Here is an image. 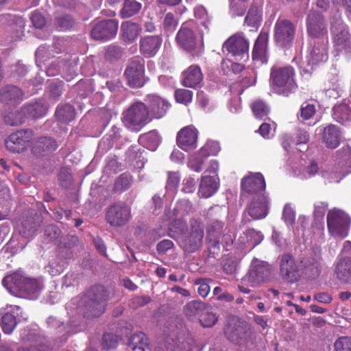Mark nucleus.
<instances>
[{
	"label": "nucleus",
	"instance_id": "nucleus-47",
	"mask_svg": "<svg viewBox=\"0 0 351 351\" xmlns=\"http://www.w3.org/2000/svg\"><path fill=\"white\" fill-rule=\"evenodd\" d=\"M132 183V178L127 173H122L115 180L114 189L118 192H122L128 189Z\"/></svg>",
	"mask_w": 351,
	"mask_h": 351
},
{
	"label": "nucleus",
	"instance_id": "nucleus-27",
	"mask_svg": "<svg viewBox=\"0 0 351 351\" xmlns=\"http://www.w3.org/2000/svg\"><path fill=\"white\" fill-rule=\"evenodd\" d=\"M147 102L149 105L150 111L154 118L162 117L169 109L170 104L164 98L157 95H149L147 96Z\"/></svg>",
	"mask_w": 351,
	"mask_h": 351
},
{
	"label": "nucleus",
	"instance_id": "nucleus-3",
	"mask_svg": "<svg viewBox=\"0 0 351 351\" xmlns=\"http://www.w3.org/2000/svg\"><path fill=\"white\" fill-rule=\"evenodd\" d=\"M270 86L278 94L288 96L294 92L298 85L295 80V71L291 66H273L270 71Z\"/></svg>",
	"mask_w": 351,
	"mask_h": 351
},
{
	"label": "nucleus",
	"instance_id": "nucleus-52",
	"mask_svg": "<svg viewBox=\"0 0 351 351\" xmlns=\"http://www.w3.org/2000/svg\"><path fill=\"white\" fill-rule=\"evenodd\" d=\"M174 95L178 102L187 104L192 101L193 92L186 89H178L175 91Z\"/></svg>",
	"mask_w": 351,
	"mask_h": 351
},
{
	"label": "nucleus",
	"instance_id": "nucleus-13",
	"mask_svg": "<svg viewBox=\"0 0 351 351\" xmlns=\"http://www.w3.org/2000/svg\"><path fill=\"white\" fill-rule=\"evenodd\" d=\"M145 71V60L143 58L136 56L133 58L129 62L125 71V75L128 84L131 87L138 88L143 85Z\"/></svg>",
	"mask_w": 351,
	"mask_h": 351
},
{
	"label": "nucleus",
	"instance_id": "nucleus-33",
	"mask_svg": "<svg viewBox=\"0 0 351 351\" xmlns=\"http://www.w3.org/2000/svg\"><path fill=\"white\" fill-rule=\"evenodd\" d=\"M22 108L27 118L37 119L46 114L48 106L43 100H39L34 104H25Z\"/></svg>",
	"mask_w": 351,
	"mask_h": 351
},
{
	"label": "nucleus",
	"instance_id": "nucleus-58",
	"mask_svg": "<svg viewBox=\"0 0 351 351\" xmlns=\"http://www.w3.org/2000/svg\"><path fill=\"white\" fill-rule=\"evenodd\" d=\"M315 112V106L312 104L304 103L300 108V118L303 120L311 119Z\"/></svg>",
	"mask_w": 351,
	"mask_h": 351
},
{
	"label": "nucleus",
	"instance_id": "nucleus-8",
	"mask_svg": "<svg viewBox=\"0 0 351 351\" xmlns=\"http://www.w3.org/2000/svg\"><path fill=\"white\" fill-rule=\"evenodd\" d=\"M335 274L343 283L351 281V242L349 241L344 242L341 253L337 258Z\"/></svg>",
	"mask_w": 351,
	"mask_h": 351
},
{
	"label": "nucleus",
	"instance_id": "nucleus-60",
	"mask_svg": "<svg viewBox=\"0 0 351 351\" xmlns=\"http://www.w3.org/2000/svg\"><path fill=\"white\" fill-rule=\"evenodd\" d=\"M151 300L147 295L136 296L131 300L130 305L133 308H138L147 304Z\"/></svg>",
	"mask_w": 351,
	"mask_h": 351
},
{
	"label": "nucleus",
	"instance_id": "nucleus-38",
	"mask_svg": "<svg viewBox=\"0 0 351 351\" xmlns=\"http://www.w3.org/2000/svg\"><path fill=\"white\" fill-rule=\"evenodd\" d=\"M205 304L197 300H193L188 302L184 307V313L186 317L191 321L199 319L201 314L205 310Z\"/></svg>",
	"mask_w": 351,
	"mask_h": 351
},
{
	"label": "nucleus",
	"instance_id": "nucleus-46",
	"mask_svg": "<svg viewBox=\"0 0 351 351\" xmlns=\"http://www.w3.org/2000/svg\"><path fill=\"white\" fill-rule=\"evenodd\" d=\"M64 265L65 261L59 256H56L49 261L45 269L51 276H56L63 271Z\"/></svg>",
	"mask_w": 351,
	"mask_h": 351
},
{
	"label": "nucleus",
	"instance_id": "nucleus-2",
	"mask_svg": "<svg viewBox=\"0 0 351 351\" xmlns=\"http://www.w3.org/2000/svg\"><path fill=\"white\" fill-rule=\"evenodd\" d=\"M110 298L108 291L99 285L90 287L80 302V308L87 316L97 317L104 313Z\"/></svg>",
	"mask_w": 351,
	"mask_h": 351
},
{
	"label": "nucleus",
	"instance_id": "nucleus-42",
	"mask_svg": "<svg viewBox=\"0 0 351 351\" xmlns=\"http://www.w3.org/2000/svg\"><path fill=\"white\" fill-rule=\"evenodd\" d=\"M121 30L124 38L132 42L138 36L141 27L137 23L128 21L121 25Z\"/></svg>",
	"mask_w": 351,
	"mask_h": 351
},
{
	"label": "nucleus",
	"instance_id": "nucleus-11",
	"mask_svg": "<svg viewBox=\"0 0 351 351\" xmlns=\"http://www.w3.org/2000/svg\"><path fill=\"white\" fill-rule=\"evenodd\" d=\"M249 40L243 33L238 32L230 36L223 45L225 49L239 60H247L249 57Z\"/></svg>",
	"mask_w": 351,
	"mask_h": 351
},
{
	"label": "nucleus",
	"instance_id": "nucleus-20",
	"mask_svg": "<svg viewBox=\"0 0 351 351\" xmlns=\"http://www.w3.org/2000/svg\"><path fill=\"white\" fill-rule=\"evenodd\" d=\"M280 271L282 276L289 282H294L300 277V266L290 254H284L280 259Z\"/></svg>",
	"mask_w": 351,
	"mask_h": 351
},
{
	"label": "nucleus",
	"instance_id": "nucleus-57",
	"mask_svg": "<svg viewBox=\"0 0 351 351\" xmlns=\"http://www.w3.org/2000/svg\"><path fill=\"white\" fill-rule=\"evenodd\" d=\"M123 50L122 49L114 45H112L108 47L106 51V58L110 60H116L122 56Z\"/></svg>",
	"mask_w": 351,
	"mask_h": 351
},
{
	"label": "nucleus",
	"instance_id": "nucleus-48",
	"mask_svg": "<svg viewBox=\"0 0 351 351\" xmlns=\"http://www.w3.org/2000/svg\"><path fill=\"white\" fill-rule=\"evenodd\" d=\"M252 110L256 119H263L267 116L269 109L267 105L262 100L255 101L251 105Z\"/></svg>",
	"mask_w": 351,
	"mask_h": 351
},
{
	"label": "nucleus",
	"instance_id": "nucleus-15",
	"mask_svg": "<svg viewBox=\"0 0 351 351\" xmlns=\"http://www.w3.org/2000/svg\"><path fill=\"white\" fill-rule=\"evenodd\" d=\"M32 136L31 130H18L12 134L5 141V147L8 150L13 153L22 152L27 148Z\"/></svg>",
	"mask_w": 351,
	"mask_h": 351
},
{
	"label": "nucleus",
	"instance_id": "nucleus-39",
	"mask_svg": "<svg viewBox=\"0 0 351 351\" xmlns=\"http://www.w3.org/2000/svg\"><path fill=\"white\" fill-rule=\"evenodd\" d=\"M224 224L221 221H214L208 230V234L210 241H213V246L219 249L220 244V237L222 234L226 232L223 230Z\"/></svg>",
	"mask_w": 351,
	"mask_h": 351
},
{
	"label": "nucleus",
	"instance_id": "nucleus-44",
	"mask_svg": "<svg viewBox=\"0 0 351 351\" xmlns=\"http://www.w3.org/2000/svg\"><path fill=\"white\" fill-rule=\"evenodd\" d=\"M26 118L27 115L23 112L22 108L20 110L8 112L3 115L5 123L11 126L22 124L25 122Z\"/></svg>",
	"mask_w": 351,
	"mask_h": 351
},
{
	"label": "nucleus",
	"instance_id": "nucleus-22",
	"mask_svg": "<svg viewBox=\"0 0 351 351\" xmlns=\"http://www.w3.org/2000/svg\"><path fill=\"white\" fill-rule=\"evenodd\" d=\"M265 181L261 173H256L243 179L241 189L247 193L254 194V196L265 195Z\"/></svg>",
	"mask_w": 351,
	"mask_h": 351
},
{
	"label": "nucleus",
	"instance_id": "nucleus-12",
	"mask_svg": "<svg viewBox=\"0 0 351 351\" xmlns=\"http://www.w3.org/2000/svg\"><path fill=\"white\" fill-rule=\"evenodd\" d=\"M191 232L189 235L183 237L180 245L184 252L192 253L197 250L202 244L204 230L200 223L197 220L191 222Z\"/></svg>",
	"mask_w": 351,
	"mask_h": 351
},
{
	"label": "nucleus",
	"instance_id": "nucleus-5",
	"mask_svg": "<svg viewBox=\"0 0 351 351\" xmlns=\"http://www.w3.org/2000/svg\"><path fill=\"white\" fill-rule=\"evenodd\" d=\"M326 220L327 228L331 236L339 239L348 236L350 218L344 211L337 208L330 210Z\"/></svg>",
	"mask_w": 351,
	"mask_h": 351
},
{
	"label": "nucleus",
	"instance_id": "nucleus-30",
	"mask_svg": "<svg viewBox=\"0 0 351 351\" xmlns=\"http://www.w3.org/2000/svg\"><path fill=\"white\" fill-rule=\"evenodd\" d=\"M23 99V91L16 86H6L0 90V100L8 105L17 104Z\"/></svg>",
	"mask_w": 351,
	"mask_h": 351
},
{
	"label": "nucleus",
	"instance_id": "nucleus-62",
	"mask_svg": "<svg viewBox=\"0 0 351 351\" xmlns=\"http://www.w3.org/2000/svg\"><path fill=\"white\" fill-rule=\"evenodd\" d=\"M195 285L198 286L197 292L200 296L205 298L208 295L210 287L206 280L201 278L197 279L195 282Z\"/></svg>",
	"mask_w": 351,
	"mask_h": 351
},
{
	"label": "nucleus",
	"instance_id": "nucleus-6",
	"mask_svg": "<svg viewBox=\"0 0 351 351\" xmlns=\"http://www.w3.org/2000/svg\"><path fill=\"white\" fill-rule=\"evenodd\" d=\"M123 121L128 128L139 130L148 123L151 119L147 106L142 102H136L123 113Z\"/></svg>",
	"mask_w": 351,
	"mask_h": 351
},
{
	"label": "nucleus",
	"instance_id": "nucleus-24",
	"mask_svg": "<svg viewBox=\"0 0 351 351\" xmlns=\"http://www.w3.org/2000/svg\"><path fill=\"white\" fill-rule=\"evenodd\" d=\"M269 200L266 195L254 196L247 207V213L253 219L265 218L267 215Z\"/></svg>",
	"mask_w": 351,
	"mask_h": 351
},
{
	"label": "nucleus",
	"instance_id": "nucleus-36",
	"mask_svg": "<svg viewBox=\"0 0 351 351\" xmlns=\"http://www.w3.org/2000/svg\"><path fill=\"white\" fill-rule=\"evenodd\" d=\"M323 139L328 148H336L340 141L339 128L335 125L326 127L323 130Z\"/></svg>",
	"mask_w": 351,
	"mask_h": 351
},
{
	"label": "nucleus",
	"instance_id": "nucleus-50",
	"mask_svg": "<svg viewBox=\"0 0 351 351\" xmlns=\"http://www.w3.org/2000/svg\"><path fill=\"white\" fill-rule=\"evenodd\" d=\"M247 5L239 0H230V12L232 16H241L245 14Z\"/></svg>",
	"mask_w": 351,
	"mask_h": 351
},
{
	"label": "nucleus",
	"instance_id": "nucleus-32",
	"mask_svg": "<svg viewBox=\"0 0 351 351\" xmlns=\"http://www.w3.org/2000/svg\"><path fill=\"white\" fill-rule=\"evenodd\" d=\"M219 187L218 178L210 176H204L201 178L198 194L200 197L208 198L214 195Z\"/></svg>",
	"mask_w": 351,
	"mask_h": 351
},
{
	"label": "nucleus",
	"instance_id": "nucleus-45",
	"mask_svg": "<svg viewBox=\"0 0 351 351\" xmlns=\"http://www.w3.org/2000/svg\"><path fill=\"white\" fill-rule=\"evenodd\" d=\"M141 9V3L136 0H125L121 13L123 18H129L138 13Z\"/></svg>",
	"mask_w": 351,
	"mask_h": 351
},
{
	"label": "nucleus",
	"instance_id": "nucleus-56",
	"mask_svg": "<svg viewBox=\"0 0 351 351\" xmlns=\"http://www.w3.org/2000/svg\"><path fill=\"white\" fill-rule=\"evenodd\" d=\"M282 219L288 225H291L295 219V213L290 204H287L283 209Z\"/></svg>",
	"mask_w": 351,
	"mask_h": 351
},
{
	"label": "nucleus",
	"instance_id": "nucleus-16",
	"mask_svg": "<svg viewBox=\"0 0 351 351\" xmlns=\"http://www.w3.org/2000/svg\"><path fill=\"white\" fill-rule=\"evenodd\" d=\"M351 173V152L350 148L343 149V153L341 155L339 161L335 167V170L330 176L324 173L323 176L328 179L330 183H339L340 180L348 173Z\"/></svg>",
	"mask_w": 351,
	"mask_h": 351
},
{
	"label": "nucleus",
	"instance_id": "nucleus-28",
	"mask_svg": "<svg viewBox=\"0 0 351 351\" xmlns=\"http://www.w3.org/2000/svg\"><path fill=\"white\" fill-rule=\"evenodd\" d=\"M202 80L203 74L197 65H191L182 72V84L186 87L196 88Z\"/></svg>",
	"mask_w": 351,
	"mask_h": 351
},
{
	"label": "nucleus",
	"instance_id": "nucleus-49",
	"mask_svg": "<svg viewBox=\"0 0 351 351\" xmlns=\"http://www.w3.org/2000/svg\"><path fill=\"white\" fill-rule=\"evenodd\" d=\"M199 322L204 327H212L217 322V317L208 308L205 306V310L199 317Z\"/></svg>",
	"mask_w": 351,
	"mask_h": 351
},
{
	"label": "nucleus",
	"instance_id": "nucleus-59",
	"mask_svg": "<svg viewBox=\"0 0 351 351\" xmlns=\"http://www.w3.org/2000/svg\"><path fill=\"white\" fill-rule=\"evenodd\" d=\"M118 337L112 333H106L103 336L102 345L104 348H114L117 346Z\"/></svg>",
	"mask_w": 351,
	"mask_h": 351
},
{
	"label": "nucleus",
	"instance_id": "nucleus-55",
	"mask_svg": "<svg viewBox=\"0 0 351 351\" xmlns=\"http://www.w3.org/2000/svg\"><path fill=\"white\" fill-rule=\"evenodd\" d=\"M228 338L234 343H241L245 340V332L242 328H237L235 330L230 332L228 330L226 332Z\"/></svg>",
	"mask_w": 351,
	"mask_h": 351
},
{
	"label": "nucleus",
	"instance_id": "nucleus-17",
	"mask_svg": "<svg viewBox=\"0 0 351 351\" xmlns=\"http://www.w3.org/2000/svg\"><path fill=\"white\" fill-rule=\"evenodd\" d=\"M118 30V21L108 19L99 21L93 25L90 36L94 40H102L113 38Z\"/></svg>",
	"mask_w": 351,
	"mask_h": 351
},
{
	"label": "nucleus",
	"instance_id": "nucleus-64",
	"mask_svg": "<svg viewBox=\"0 0 351 351\" xmlns=\"http://www.w3.org/2000/svg\"><path fill=\"white\" fill-rule=\"evenodd\" d=\"M17 351H49V348L41 342L30 346H20Z\"/></svg>",
	"mask_w": 351,
	"mask_h": 351
},
{
	"label": "nucleus",
	"instance_id": "nucleus-35",
	"mask_svg": "<svg viewBox=\"0 0 351 351\" xmlns=\"http://www.w3.org/2000/svg\"><path fill=\"white\" fill-rule=\"evenodd\" d=\"M332 118L341 124L351 121V106L346 103L336 104L332 108Z\"/></svg>",
	"mask_w": 351,
	"mask_h": 351
},
{
	"label": "nucleus",
	"instance_id": "nucleus-9",
	"mask_svg": "<svg viewBox=\"0 0 351 351\" xmlns=\"http://www.w3.org/2000/svg\"><path fill=\"white\" fill-rule=\"evenodd\" d=\"M296 25L291 21L278 19L274 26V40L276 44L283 48L292 45L295 34Z\"/></svg>",
	"mask_w": 351,
	"mask_h": 351
},
{
	"label": "nucleus",
	"instance_id": "nucleus-23",
	"mask_svg": "<svg viewBox=\"0 0 351 351\" xmlns=\"http://www.w3.org/2000/svg\"><path fill=\"white\" fill-rule=\"evenodd\" d=\"M197 130L189 125L182 128L177 134L178 145L183 150L195 149L197 146Z\"/></svg>",
	"mask_w": 351,
	"mask_h": 351
},
{
	"label": "nucleus",
	"instance_id": "nucleus-1",
	"mask_svg": "<svg viewBox=\"0 0 351 351\" xmlns=\"http://www.w3.org/2000/svg\"><path fill=\"white\" fill-rule=\"evenodd\" d=\"M2 285L9 293L16 297L36 299L43 288L41 281L30 278L20 273H14L5 276Z\"/></svg>",
	"mask_w": 351,
	"mask_h": 351
},
{
	"label": "nucleus",
	"instance_id": "nucleus-63",
	"mask_svg": "<svg viewBox=\"0 0 351 351\" xmlns=\"http://www.w3.org/2000/svg\"><path fill=\"white\" fill-rule=\"evenodd\" d=\"M204 158L200 155H195L189 160L188 165L193 170L199 172L202 169Z\"/></svg>",
	"mask_w": 351,
	"mask_h": 351
},
{
	"label": "nucleus",
	"instance_id": "nucleus-26",
	"mask_svg": "<svg viewBox=\"0 0 351 351\" xmlns=\"http://www.w3.org/2000/svg\"><path fill=\"white\" fill-rule=\"evenodd\" d=\"M268 35L260 34L256 38L252 49V59L261 64L268 62Z\"/></svg>",
	"mask_w": 351,
	"mask_h": 351
},
{
	"label": "nucleus",
	"instance_id": "nucleus-14",
	"mask_svg": "<svg viewBox=\"0 0 351 351\" xmlns=\"http://www.w3.org/2000/svg\"><path fill=\"white\" fill-rule=\"evenodd\" d=\"M328 39H311L308 54L306 57L308 65L316 66L328 60Z\"/></svg>",
	"mask_w": 351,
	"mask_h": 351
},
{
	"label": "nucleus",
	"instance_id": "nucleus-25",
	"mask_svg": "<svg viewBox=\"0 0 351 351\" xmlns=\"http://www.w3.org/2000/svg\"><path fill=\"white\" fill-rule=\"evenodd\" d=\"M312 277L319 276L321 272V256L318 254L304 256L300 261V270Z\"/></svg>",
	"mask_w": 351,
	"mask_h": 351
},
{
	"label": "nucleus",
	"instance_id": "nucleus-51",
	"mask_svg": "<svg viewBox=\"0 0 351 351\" xmlns=\"http://www.w3.org/2000/svg\"><path fill=\"white\" fill-rule=\"evenodd\" d=\"M244 234L247 237V242L252 246H256L259 244L263 239V235L259 231H256L254 229H249L244 232Z\"/></svg>",
	"mask_w": 351,
	"mask_h": 351
},
{
	"label": "nucleus",
	"instance_id": "nucleus-10",
	"mask_svg": "<svg viewBox=\"0 0 351 351\" xmlns=\"http://www.w3.org/2000/svg\"><path fill=\"white\" fill-rule=\"evenodd\" d=\"M131 219V208L124 202H117L110 206L106 213V219L112 227H121Z\"/></svg>",
	"mask_w": 351,
	"mask_h": 351
},
{
	"label": "nucleus",
	"instance_id": "nucleus-41",
	"mask_svg": "<svg viewBox=\"0 0 351 351\" xmlns=\"http://www.w3.org/2000/svg\"><path fill=\"white\" fill-rule=\"evenodd\" d=\"M139 141L148 149L154 151L158 146L160 139L158 132L155 130H152L141 135Z\"/></svg>",
	"mask_w": 351,
	"mask_h": 351
},
{
	"label": "nucleus",
	"instance_id": "nucleus-40",
	"mask_svg": "<svg viewBox=\"0 0 351 351\" xmlns=\"http://www.w3.org/2000/svg\"><path fill=\"white\" fill-rule=\"evenodd\" d=\"M129 346L133 351L149 350L148 339L143 332L134 334L130 339Z\"/></svg>",
	"mask_w": 351,
	"mask_h": 351
},
{
	"label": "nucleus",
	"instance_id": "nucleus-53",
	"mask_svg": "<svg viewBox=\"0 0 351 351\" xmlns=\"http://www.w3.org/2000/svg\"><path fill=\"white\" fill-rule=\"evenodd\" d=\"M335 351H351V337H339L334 344Z\"/></svg>",
	"mask_w": 351,
	"mask_h": 351
},
{
	"label": "nucleus",
	"instance_id": "nucleus-31",
	"mask_svg": "<svg viewBox=\"0 0 351 351\" xmlns=\"http://www.w3.org/2000/svg\"><path fill=\"white\" fill-rule=\"evenodd\" d=\"M2 23L8 24L9 31L14 32L12 38L17 40L21 38L25 28V21L23 18L15 15L6 14L2 16Z\"/></svg>",
	"mask_w": 351,
	"mask_h": 351
},
{
	"label": "nucleus",
	"instance_id": "nucleus-37",
	"mask_svg": "<svg viewBox=\"0 0 351 351\" xmlns=\"http://www.w3.org/2000/svg\"><path fill=\"white\" fill-rule=\"evenodd\" d=\"M261 3L262 0H260L259 3H253L251 5L245 19V23L247 26L258 28L261 25L262 21Z\"/></svg>",
	"mask_w": 351,
	"mask_h": 351
},
{
	"label": "nucleus",
	"instance_id": "nucleus-54",
	"mask_svg": "<svg viewBox=\"0 0 351 351\" xmlns=\"http://www.w3.org/2000/svg\"><path fill=\"white\" fill-rule=\"evenodd\" d=\"M62 82L51 83L49 86L48 95L53 101L58 100L62 93Z\"/></svg>",
	"mask_w": 351,
	"mask_h": 351
},
{
	"label": "nucleus",
	"instance_id": "nucleus-18",
	"mask_svg": "<svg viewBox=\"0 0 351 351\" xmlns=\"http://www.w3.org/2000/svg\"><path fill=\"white\" fill-rule=\"evenodd\" d=\"M5 312L2 313L1 326L5 334H11L17 325V319L21 316L26 320V317H23L21 307L17 305H6Z\"/></svg>",
	"mask_w": 351,
	"mask_h": 351
},
{
	"label": "nucleus",
	"instance_id": "nucleus-43",
	"mask_svg": "<svg viewBox=\"0 0 351 351\" xmlns=\"http://www.w3.org/2000/svg\"><path fill=\"white\" fill-rule=\"evenodd\" d=\"M56 117L61 123L70 122L75 117L74 108L69 104L58 106L56 111Z\"/></svg>",
	"mask_w": 351,
	"mask_h": 351
},
{
	"label": "nucleus",
	"instance_id": "nucleus-19",
	"mask_svg": "<svg viewBox=\"0 0 351 351\" xmlns=\"http://www.w3.org/2000/svg\"><path fill=\"white\" fill-rule=\"evenodd\" d=\"M306 26L308 33L312 37L311 39H328L324 19L319 13L311 11L307 16Z\"/></svg>",
	"mask_w": 351,
	"mask_h": 351
},
{
	"label": "nucleus",
	"instance_id": "nucleus-21",
	"mask_svg": "<svg viewBox=\"0 0 351 351\" xmlns=\"http://www.w3.org/2000/svg\"><path fill=\"white\" fill-rule=\"evenodd\" d=\"M195 28V24L194 22L184 23L177 34V42L185 50L191 51L196 46V36L194 33Z\"/></svg>",
	"mask_w": 351,
	"mask_h": 351
},
{
	"label": "nucleus",
	"instance_id": "nucleus-34",
	"mask_svg": "<svg viewBox=\"0 0 351 351\" xmlns=\"http://www.w3.org/2000/svg\"><path fill=\"white\" fill-rule=\"evenodd\" d=\"M58 145L53 138L43 136L37 140L32 150L35 154L44 155L55 151Z\"/></svg>",
	"mask_w": 351,
	"mask_h": 351
},
{
	"label": "nucleus",
	"instance_id": "nucleus-61",
	"mask_svg": "<svg viewBox=\"0 0 351 351\" xmlns=\"http://www.w3.org/2000/svg\"><path fill=\"white\" fill-rule=\"evenodd\" d=\"M22 228L23 230H20L21 233L23 234L24 237H27L34 233L36 229V224L32 219L29 221L27 220L22 223Z\"/></svg>",
	"mask_w": 351,
	"mask_h": 351
},
{
	"label": "nucleus",
	"instance_id": "nucleus-7",
	"mask_svg": "<svg viewBox=\"0 0 351 351\" xmlns=\"http://www.w3.org/2000/svg\"><path fill=\"white\" fill-rule=\"evenodd\" d=\"M271 272V268L268 263L254 260L247 274L242 278V283L256 287L269 280Z\"/></svg>",
	"mask_w": 351,
	"mask_h": 351
},
{
	"label": "nucleus",
	"instance_id": "nucleus-4",
	"mask_svg": "<svg viewBox=\"0 0 351 351\" xmlns=\"http://www.w3.org/2000/svg\"><path fill=\"white\" fill-rule=\"evenodd\" d=\"M331 32L333 36L336 56H343L346 58H351V40L347 27L341 19L331 23Z\"/></svg>",
	"mask_w": 351,
	"mask_h": 351
},
{
	"label": "nucleus",
	"instance_id": "nucleus-29",
	"mask_svg": "<svg viewBox=\"0 0 351 351\" xmlns=\"http://www.w3.org/2000/svg\"><path fill=\"white\" fill-rule=\"evenodd\" d=\"M162 44L159 36H149L142 38L140 40V51L146 57H153L158 51Z\"/></svg>",
	"mask_w": 351,
	"mask_h": 351
}]
</instances>
